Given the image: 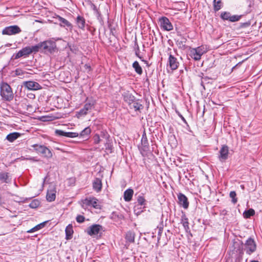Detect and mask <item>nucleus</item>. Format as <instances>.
Segmentation results:
<instances>
[{"mask_svg": "<svg viewBox=\"0 0 262 262\" xmlns=\"http://www.w3.org/2000/svg\"><path fill=\"white\" fill-rule=\"evenodd\" d=\"M249 25H250L249 24H248V23H246L244 24H243V26H245V27H246V26H249Z\"/></svg>", "mask_w": 262, "mask_h": 262, "instance_id": "obj_56", "label": "nucleus"}, {"mask_svg": "<svg viewBox=\"0 0 262 262\" xmlns=\"http://www.w3.org/2000/svg\"><path fill=\"white\" fill-rule=\"evenodd\" d=\"M23 85L25 88L32 91L38 90L42 88L38 82L33 81H24Z\"/></svg>", "mask_w": 262, "mask_h": 262, "instance_id": "obj_10", "label": "nucleus"}, {"mask_svg": "<svg viewBox=\"0 0 262 262\" xmlns=\"http://www.w3.org/2000/svg\"><path fill=\"white\" fill-rule=\"evenodd\" d=\"M58 20H59L60 23V25L63 27H67L68 28H70V29H72V24L66 19L61 17L60 16H59Z\"/></svg>", "mask_w": 262, "mask_h": 262, "instance_id": "obj_29", "label": "nucleus"}, {"mask_svg": "<svg viewBox=\"0 0 262 262\" xmlns=\"http://www.w3.org/2000/svg\"><path fill=\"white\" fill-rule=\"evenodd\" d=\"M186 38L183 37L181 39V40H178L177 41V45H178L179 48L185 49H186L185 43L186 42Z\"/></svg>", "mask_w": 262, "mask_h": 262, "instance_id": "obj_34", "label": "nucleus"}, {"mask_svg": "<svg viewBox=\"0 0 262 262\" xmlns=\"http://www.w3.org/2000/svg\"><path fill=\"white\" fill-rule=\"evenodd\" d=\"M11 181L12 177L9 173L4 171L0 172V184L4 183L10 184Z\"/></svg>", "mask_w": 262, "mask_h": 262, "instance_id": "obj_14", "label": "nucleus"}, {"mask_svg": "<svg viewBox=\"0 0 262 262\" xmlns=\"http://www.w3.org/2000/svg\"><path fill=\"white\" fill-rule=\"evenodd\" d=\"M55 134L59 136H65L69 138H75L79 136V134L74 132H65L62 130L56 129Z\"/></svg>", "mask_w": 262, "mask_h": 262, "instance_id": "obj_17", "label": "nucleus"}, {"mask_svg": "<svg viewBox=\"0 0 262 262\" xmlns=\"http://www.w3.org/2000/svg\"><path fill=\"white\" fill-rule=\"evenodd\" d=\"M227 211L225 209H224L223 210H222L221 212V214L223 215H225L227 214Z\"/></svg>", "mask_w": 262, "mask_h": 262, "instance_id": "obj_51", "label": "nucleus"}, {"mask_svg": "<svg viewBox=\"0 0 262 262\" xmlns=\"http://www.w3.org/2000/svg\"><path fill=\"white\" fill-rule=\"evenodd\" d=\"M98 200L95 197H92V201L91 206L95 209H101V205L98 203Z\"/></svg>", "mask_w": 262, "mask_h": 262, "instance_id": "obj_37", "label": "nucleus"}, {"mask_svg": "<svg viewBox=\"0 0 262 262\" xmlns=\"http://www.w3.org/2000/svg\"><path fill=\"white\" fill-rule=\"evenodd\" d=\"M219 153V160L222 162L226 161L228 159L229 155V147L228 146L226 145H222Z\"/></svg>", "mask_w": 262, "mask_h": 262, "instance_id": "obj_12", "label": "nucleus"}, {"mask_svg": "<svg viewBox=\"0 0 262 262\" xmlns=\"http://www.w3.org/2000/svg\"><path fill=\"white\" fill-rule=\"evenodd\" d=\"M92 201V197H90L89 198H86L84 200L82 201V207L84 208V207H88L91 205Z\"/></svg>", "mask_w": 262, "mask_h": 262, "instance_id": "obj_36", "label": "nucleus"}, {"mask_svg": "<svg viewBox=\"0 0 262 262\" xmlns=\"http://www.w3.org/2000/svg\"><path fill=\"white\" fill-rule=\"evenodd\" d=\"M178 203L184 209H187L189 207V202L187 198L183 193H180L178 195Z\"/></svg>", "mask_w": 262, "mask_h": 262, "instance_id": "obj_15", "label": "nucleus"}, {"mask_svg": "<svg viewBox=\"0 0 262 262\" xmlns=\"http://www.w3.org/2000/svg\"><path fill=\"white\" fill-rule=\"evenodd\" d=\"M134 194L132 189H127L124 192V199L126 202H129L132 200Z\"/></svg>", "mask_w": 262, "mask_h": 262, "instance_id": "obj_23", "label": "nucleus"}, {"mask_svg": "<svg viewBox=\"0 0 262 262\" xmlns=\"http://www.w3.org/2000/svg\"><path fill=\"white\" fill-rule=\"evenodd\" d=\"M76 221L79 223H82L84 222L85 217L81 215H78L76 218Z\"/></svg>", "mask_w": 262, "mask_h": 262, "instance_id": "obj_44", "label": "nucleus"}, {"mask_svg": "<svg viewBox=\"0 0 262 262\" xmlns=\"http://www.w3.org/2000/svg\"><path fill=\"white\" fill-rule=\"evenodd\" d=\"M31 54V49H30V46H27L23 48L17 53L14 54L12 57V58H13V59H17L22 57H27Z\"/></svg>", "mask_w": 262, "mask_h": 262, "instance_id": "obj_7", "label": "nucleus"}, {"mask_svg": "<svg viewBox=\"0 0 262 262\" xmlns=\"http://www.w3.org/2000/svg\"><path fill=\"white\" fill-rule=\"evenodd\" d=\"M141 144L143 147L144 150H146L148 148V140L146 137V135L145 133L144 132L142 135V139H141Z\"/></svg>", "mask_w": 262, "mask_h": 262, "instance_id": "obj_30", "label": "nucleus"}, {"mask_svg": "<svg viewBox=\"0 0 262 262\" xmlns=\"http://www.w3.org/2000/svg\"><path fill=\"white\" fill-rule=\"evenodd\" d=\"M162 230H163V228L161 227L159 229V231H158V236H161L162 232Z\"/></svg>", "mask_w": 262, "mask_h": 262, "instance_id": "obj_52", "label": "nucleus"}, {"mask_svg": "<svg viewBox=\"0 0 262 262\" xmlns=\"http://www.w3.org/2000/svg\"><path fill=\"white\" fill-rule=\"evenodd\" d=\"M231 14L229 12H223L221 14V18L223 20H230Z\"/></svg>", "mask_w": 262, "mask_h": 262, "instance_id": "obj_38", "label": "nucleus"}, {"mask_svg": "<svg viewBox=\"0 0 262 262\" xmlns=\"http://www.w3.org/2000/svg\"><path fill=\"white\" fill-rule=\"evenodd\" d=\"M251 262H259V261L257 260H252Z\"/></svg>", "mask_w": 262, "mask_h": 262, "instance_id": "obj_58", "label": "nucleus"}, {"mask_svg": "<svg viewBox=\"0 0 262 262\" xmlns=\"http://www.w3.org/2000/svg\"><path fill=\"white\" fill-rule=\"evenodd\" d=\"M230 262H242V261H239V260H238L237 261H234L232 259H231Z\"/></svg>", "mask_w": 262, "mask_h": 262, "instance_id": "obj_57", "label": "nucleus"}, {"mask_svg": "<svg viewBox=\"0 0 262 262\" xmlns=\"http://www.w3.org/2000/svg\"><path fill=\"white\" fill-rule=\"evenodd\" d=\"M84 68L85 70L88 72H90L91 71V67L90 65L89 64H85L84 66Z\"/></svg>", "mask_w": 262, "mask_h": 262, "instance_id": "obj_47", "label": "nucleus"}, {"mask_svg": "<svg viewBox=\"0 0 262 262\" xmlns=\"http://www.w3.org/2000/svg\"><path fill=\"white\" fill-rule=\"evenodd\" d=\"M137 202L139 205L142 206L146 204V200L143 195H140L137 198Z\"/></svg>", "mask_w": 262, "mask_h": 262, "instance_id": "obj_41", "label": "nucleus"}, {"mask_svg": "<svg viewBox=\"0 0 262 262\" xmlns=\"http://www.w3.org/2000/svg\"><path fill=\"white\" fill-rule=\"evenodd\" d=\"M242 15H234L230 16L229 21L231 22H235L238 21L242 17Z\"/></svg>", "mask_w": 262, "mask_h": 262, "instance_id": "obj_42", "label": "nucleus"}, {"mask_svg": "<svg viewBox=\"0 0 262 262\" xmlns=\"http://www.w3.org/2000/svg\"><path fill=\"white\" fill-rule=\"evenodd\" d=\"M222 7V3L221 0H214L213 1V10L215 12L220 10Z\"/></svg>", "mask_w": 262, "mask_h": 262, "instance_id": "obj_32", "label": "nucleus"}, {"mask_svg": "<svg viewBox=\"0 0 262 262\" xmlns=\"http://www.w3.org/2000/svg\"><path fill=\"white\" fill-rule=\"evenodd\" d=\"M66 232V239L67 240L70 239L72 238L73 234V229L72 224L68 225L65 230Z\"/></svg>", "mask_w": 262, "mask_h": 262, "instance_id": "obj_22", "label": "nucleus"}, {"mask_svg": "<svg viewBox=\"0 0 262 262\" xmlns=\"http://www.w3.org/2000/svg\"><path fill=\"white\" fill-rule=\"evenodd\" d=\"M94 142L95 144H99L100 141V139L99 135L96 134L93 137Z\"/></svg>", "mask_w": 262, "mask_h": 262, "instance_id": "obj_46", "label": "nucleus"}, {"mask_svg": "<svg viewBox=\"0 0 262 262\" xmlns=\"http://www.w3.org/2000/svg\"><path fill=\"white\" fill-rule=\"evenodd\" d=\"M135 233L134 231H128L125 234V239L126 242L129 243H134L135 242Z\"/></svg>", "mask_w": 262, "mask_h": 262, "instance_id": "obj_24", "label": "nucleus"}, {"mask_svg": "<svg viewBox=\"0 0 262 262\" xmlns=\"http://www.w3.org/2000/svg\"><path fill=\"white\" fill-rule=\"evenodd\" d=\"M202 79L204 81H207L208 79H209V78L208 77H203Z\"/></svg>", "mask_w": 262, "mask_h": 262, "instance_id": "obj_55", "label": "nucleus"}, {"mask_svg": "<svg viewBox=\"0 0 262 262\" xmlns=\"http://www.w3.org/2000/svg\"><path fill=\"white\" fill-rule=\"evenodd\" d=\"M241 187L242 188V189H244V185H241Z\"/></svg>", "mask_w": 262, "mask_h": 262, "instance_id": "obj_59", "label": "nucleus"}, {"mask_svg": "<svg viewBox=\"0 0 262 262\" xmlns=\"http://www.w3.org/2000/svg\"><path fill=\"white\" fill-rule=\"evenodd\" d=\"M95 13L97 15L98 18H99V17H101V13L99 10H98Z\"/></svg>", "mask_w": 262, "mask_h": 262, "instance_id": "obj_50", "label": "nucleus"}, {"mask_svg": "<svg viewBox=\"0 0 262 262\" xmlns=\"http://www.w3.org/2000/svg\"><path fill=\"white\" fill-rule=\"evenodd\" d=\"M181 223L182 224L186 232H189L190 228L189 227L188 219L184 212H182L181 219Z\"/></svg>", "mask_w": 262, "mask_h": 262, "instance_id": "obj_20", "label": "nucleus"}, {"mask_svg": "<svg viewBox=\"0 0 262 262\" xmlns=\"http://www.w3.org/2000/svg\"><path fill=\"white\" fill-rule=\"evenodd\" d=\"M0 94L3 100L7 101H11L14 95L11 86L6 82H2L0 85Z\"/></svg>", "mask_w": 262, "mask_h": 262, "instance_id": "obj_1", "label": "nucleus"}, {"mask_svg": "<svg viewBox=\"0 0 262 262\" xmlns=\"http://www.w3.org/2000/svg\"><path fill=\"white\" fill-rule=\"evenodd\" d=\"M122 96L123 98V100L125 102L127 103L129 105H130L135 101V97L132 95L129 91L124 92Z\"/></svg>", "mask_w": 262, "mask_h": 262, "instance_id": "obj_16", "label": "nucleus"}, {"mask_svg": "<svg viewBox=\"0 0 262 262\" xmlns=\"http://www.w3.org/2000/svg\"><path fill=\"white\" fill-rule=\"evenodd\" d=\"M255 214V211L254 209L250 208L244 211L243 213L244 217L246 219L250 218L251 216Z\"/></svg>", "mask_w": 262, "mask_h": 262, "instance_id": "obj_33", "label": "nucleus"}, {"mask_svg": "<svg viewBox=\"0 0 262 262\" xmlns=\"http://www.w3.org/2000/svg\"><path fill=\"white\" fill-rule=\"evenodd\" d=\"M136 43L137 44V43ZM137 50L136 51V54L137 56L139 57V55H138V52L139 51V47L138 45H137Z\"/></svg>", "mask_w": 262, "mask_h": 262, "instance_id": "obj_53", "label": "nucleus"}, {"mask_svg": "<svg viewBox=\"0 0 262 262\" xmlns=\"http://www.w3.org/2000/svg\"><path fill=\"white\" fill-rule=\"evenodd\" d=\"M21 136V134L17 132H13L8 134L6 139L10 142H13Z\"/></svg>", "mask_w": 262, "mask_h": 262, "instance_id": "obj_25", "label": "nucleus"}, {"mask_svg": "<svg viewBox=\"0 0 262 262\" xmlns=\"http://www.w3.org/2000/svg\"><path fill=\"white\" fill-rule=\"evenodd\" d=\"M102 181L99 178H96L93 182V188L96 192H100L102 189Z\"/></svg>", "mask_w": 262, "mask_h": 262, "instance_id": "obj_19", "label": "nucleus"}, {"mask_svg": "<svg viewBox=\"0 0 262 262\" xmlns=\"http://www.w3.org/2000/svg\"><path fill=\"white\" fill-rule=\"evenodd\" d=\"M178 114L179 116L181 118V119L183 121V122L185 123H186V121L185 119L184 118V117L179 112L178 113Z\"/></svg>", "mask_w": 262, "mask_h": 262, "instance_id": "obj_49", "label": "nucleus"}, {"mask_svg": "<svg viewBox=\"0 0 262 262\" xmlns=\"http://www.w3.org/2000/svg\"><path fill=\"white\" fill-rule=\"evenodd\" d=\"M233 247L234 248L233 250L237 253L236 257L233 260L237 261L239 260V261H242L244 255L243 243L241 241H234L233 242Z\"/></svg>", "mask_w": 262, "mask_h": 262, "instance_id": "obj_2", "label": "nucleus"}, {"mask_svg": "<svg viewBox=\"0 0 262 262\" xmlns=\"http://www.w3.org/2000/svg\"><path fill=\"white\" fill-rule=\"evenodd\" d=\"M246 253L251 254L255 251L256 249V245L254 239L251 237L249 238L245 244Z\"/></svg>", "mask_w": 262, "mask_h": 262, "instance_id": "obj_6", "label": "nucleus"}, {"mask_svg": "<svg viewBox=\"0 0 262 262\" xmlns=\"http://www.w3.org/2000/svg\"><path fill=\"white\" fill-rule=\"evenodd\" d=\"M94 107V104L91 103H86L83 107L78 112L80 116L86 115L89 112H90Z\"/></svg>", "mask_w": 262, "mask_h": 262, "instance_id": "obj_18", "label": "nucleus"}, {"mask_svg": "<svg viewBox=\"0 0 262 262\" xmlns=\"http://www.w3.org/2000/svg\"><path fill=\"white\" fill-rule=\"evenodd\" d=\"M159 22L160 27L164 30L171 31L173 29V26L169 19L166 17L163 16L159 18Z\"/></svg>", "mask_w": 262, "mask_h": 262, "instance_id": "obj_8", "label": "nucleus"}, {"mask_svg": "<svg viewBox=\"0 0 262 262\" xmlns=\"http://www.w3.org/2000/svg\"><path fill=\"white\" fill-rule=\"evenodd\" d=\"M102 229L103 228L101 225L94 224L91 226L86 229V232L91 236L96 235L100 231L102 230Z\"/></svg>", "mask_w": 262, "mask_h": 262, "instance_id": "obj_11", "label": "nucleus"}, {"mask_svg": "<svg viewBox=\"0 0 262 262\" xmlns=\"http://www.w3.org/2000/svg\"><path fill=\"white\" fill-rule=\"evenodd\" d=\"M48 222V221H45L40 224H39L37 225L34 227L33 228H32V229L28 230L27 231V232L32 233L35 231H38V230L43 228L46 226V225L47 224Z\"/></svg>", "mask_w": 262, "mask_h": 262, "instance_id": "obj_27", "label": "nucleus"}, {"mask_svg": "<svg viewBox=\"0 0 262 262\" xmlns=\"http://www.w3.org/2000/svg\"><path fill=\"white\" fill-rule=\"evenodd\" d=\"M46 198L49 202L54 201L56 198V190L54 189L48 190Z\"/></svg>", "mask_w": 262, "mask_h": 262, "instance_id": "obj_26", "label": "nucleus"}, {"mask_svg": "<svg viewBox=\"0 0 262 262\" xmlns=\"http://www.w3.org/2000/svg\"><path fill=\"white\" fill-rule=\"evenodd\" d=\"M14 72H15V74L16 76H21V75H23L25 73H26V72L25 71H23L22 70H21L20 69H16L15 70Z\"/></svg>", "mask_w": 262, "mask_h": 262, "instance_id": "obj_45", "label": "nucleus"}, {"mask_svg": "<svg viewBox=\"0 0 262 262\" xmlns=\"http://www.w3.org/2000/svg\"><path fill=\"white\" fill-rule=\"evenodd\" d=\"M191 57L195 60H199L201 59L202 55L204 54V52L203 51L201 47H198L195 49H193L191 51Z\"/></svg>", "mask_w": 262, "mask_h": 262, "instance_id": "obj_13", "label": "nucleus"}, {"mask_svg": "<svg viewBox=\"0 0 262 262\" xmlns=\"http://www.w3.org/2000/svg\"><path fill=\"white\" fill-rule=\"evenodd\" d=\"M91 133V129L90 127H85L83 130H82L81 133L79 134L80 137H82L83 138H88L90 134Z\"/></svg>", "mask_w": 262, "mask_h": 262, "instance_id": "obj_28", "label": "nucleus"}, {"mask_svg": "<svg viewBox=\"0 0 262 262\" xmlns=\"http://www.w3.org/2000/svg\"><path fill=\"white\" fill-rule=\"evenodd\" d=\"M236 192L234 191L230 192V197L232 199V202L235 204L237 202V199L236 198Z\"/></svg>", "mask_w": 262, "mask_h": 262, "instance_id": "obj_43", "label": "nucleus"}, {"mask_svg": "<svg viewBox=\"0 0 262 262\" xmlns=\"http://www.w3.org/2000/svg\"><path fill=\"white\" fill-rule=\"evenodd\" d=\"M76 23L77 27L82 30H84L85 25V19L81 16L78 15L76 19Z\"/></svg>", "mask_w": 262, "mask_h": 262, "instance_id": "obj_21", "label": "nucleus"}, {"mask_svg": "<svg viewBox=\"0 0 262 262\" xmlns=\"http://www.w3.org/2000/svg\"><path fill=\"white\" fill-rule=\"evenodd\" d=\"M40 205V202L37 200H33L29 204V207L31 208H36Z\"/></svg>", "mask_w": 262, "mask_h": 262, "instance_id": "obj_39", "label": "nucleus"}, {"mask_svg": "<svg viewBox=\"0 0 262 262\" xmlns=\"http://www.w3.org/2000/svg\"><path fill=\"white\" fill-rule=\"evenodd\" d=\"M41 49H42L45 52H48L50 53H53L55 51L56 48V42L51 40H47L41 42Z\"/></svg>", "mask_w": 262, "mask_h": 262, "instance_id": "obj_4", "label": "nucleus"}, {"mask_svg": "<svg viewBox=\"0 0 262 262\" xmlns=\"http://www.w3.org/2000/svg\"><path fill=\"white\" fill-rule=\"evenodd\" d=\"M226 262H229V260H227Z\"/></svg>", "mask_w": 262, "mask_h": 262, "instance_id": "obj_60", "label": "nucleus"}, {"mask_svg": "<svg viewBox=\"0 0 262 262\" xmlns=\"http://www.w3.org/2000/svg\"><path fill=\"white\" fill-rule=\"evenodd\" d=\"M167 66L169 67L170 69L173 71L177 69L179 66V62L177 58L171 54V53H169V57L167 63Z\"/></svg>", "mask_w": 262, "mask_h": 262, "instance_id": "obj_9", "label": "nucleus"}, {"mask_svg": "<svg viewBox=\"0 0 262 262\" xmlns=\"http://www.w3.org/2000/svg\"><path fill=\"white\" fill-rule=\"evenodd\" d=\"M30 49H31V53H36L38 52L40 49H41V42L36 45L35 46H33L32 47H30Z\"/></svg>", "mask_w": 262, "mask_h": 262, "instance_id": "obj_35", "label": "nucleus"}, {"mask_svg": "<svg viewBox=\"0 0 262 262\" xmlns=\"http://www.w3.org/2000/svg\"><path fill=\"white\" fill-rule=\"evenodd\" d=\"M91 8L94 10L95 13L96 12H97L98 10H99L97 8V6L95 5H94V4H92Z\"/></svg>", "mask_w": 262, "mask_h": 262, "instance_id": "obj_48", "label": "nucleus"}, {"mask_svg": "<svg viewBox=\"0 0 262 262\" xmlns=\"http://www.w3.org/2000/svg\"><path fill=\"white\" fill-rule=\"evenodd\" d=\"M20 28L16 25L10 26L5 27L2 31V34L12 35L21 32Z\"/></svg>", "mask_w": 262, "mask_h": 262, "instance_id": "obj_5", "label": "nucleus"}, {"mask_svg": "<svg viewBox=\"0 0 262 262\" xmlns=\"http://www.w3.org/2000/svg\"><path fill=\"white\" fill-rule=\"evenodd\" d=\"M204 81L202 79L201 82V86H203V89L205 90V86L204 84Z\"/></svg>", "mask_w": 262, "mask_h": 262, "instance_id": "obj_54", "label": "nucleus"}, {"mask_svg": "<svg viewBox=\"0 0 262 262\" xmlns=\"http://www.w3.org/2000/svg\"><path fill=\"white\" fill-rule=\"evenodd\" d=\"M32 146L37 153L42 155L46 158L49 159L52 157V152L46 146L38 144H34Z\"/></svg>", "mask_w": 262, "mask_h": 262, "instance_id": "obj_3", "label": "nucleus"}, {"mask_svg": "<svg viewBox=\"0 0 262 262\" xmlns=\"http://www.w3.org/2000/svg\"><path fill=\"white\" fill-rule=\"evenodd\" d=\"M133 67L134 68L135 71L137 74H138L139 75H141L142 74V69L138 61H135L133 63Z\"/></svg>", "mask_w": 262, "mask_h": 262, "instance_id": "obj_31", "label": "nucleus"}, {"mask_svg": "<svg viewBox=\"0 0 262 262\" xmlns=\"http://www.w3.org/2000/svg\"><path fill=\"white\" fill-rule=\"evenodd\" d=\"M133 107L135 109L136 111H137L142 110L144 106L142 104L138 102H134L133 104Z\"/></svg>", "mask_w": 262, "mask_h": 262, "instance_id": "obj_40", "label": "nucleus"}]
</instances>
